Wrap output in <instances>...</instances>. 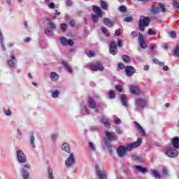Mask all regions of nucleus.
I'll return each mask as SVG.
<instances>
[{"label":"nucleus","instance_id":"nucleus-1","mask_svg":"<svg viewBox=\"0 0 179 179\" xmlns=\"http://www.w3.org/2000/svg\"><path fill=\"white\" fill-rule=\"evenodd\" d=\"M17 161L20 163L21 168L20 173L22 179H30V172L29 170H31V164L27 163V157L22 150H17L16 151Z\"/></svg>","mask_w":179,"mask_h":179},{"label":"nucleus","instance_id":"nucleus-2","mask_svg":"<svg viewBox=\"0 0 179 179\" xmlns=\"http://www.w3.org/2000/svg\"><path fill=\"white\" fill-rule=\"evenodd\" d=\"M135 111H143L144 108H148V101L142 98H136L134 102Z\"/></svg>","mask_w":179,"mask_h":179},{"label":"nucleus","instance_id":"nucleus-3","mask_svg":"<svg viewBox=\"0 0 179 179\" xmlns=\"http://www.w3.org/2000/svg\"><path fill=\"white\" fill-rule=\"evenodd\" d=\"M92 9L95 14H92V17L94 23L99 22V17L101 16L103 11L97 6H93Z\"/></svg>","mask_w":179,"mask_h":179},{"label":"nucleus","instance_id":"nucleus-4","mask_svg":"<svg viewBox=\"0 0 179 179\" xmlns=\"http://www.w3.org/2000/svg\"><path fill=\"white\" fill-rule=\"evenodd\" d=\"M149 22H150V20H149V17L141 16L140 17L139 21V29L140 31H144L145 27H148L149 26Z\"/></svg>","mask_w":179,"mask_h":179},{"label":"nucleus","instance_id":"nucleus-5","mask_svg":"<svg viewBox=\"0 0 179 179\" xmlns=\"http://www.w3.org/2000/svg\"><path fill=\"white\" fill-rule=\"evenodd\" d=\"M95 171L98 179H107V172H106V170L101 169L99 167V165H96Z\"/></svg>","mask_w":179,"mask_h":179},{"label":"nucleus","instance_id":"nucleus-6","mask_svg":"<svg viewBox=\"0 0 179 179\" xmlns=\"http://www.w3.org/2000/svg\"><path fill=\"white\" fill-rule=\"evenodd\" d=\"M141 145H142V138H138L137 139V141L128 144L126 147V149L128 152H131V150H132L133 149L139 148Z\"/></svg>","mask_w":179,"mask_h":179},{"label":"nucleus","instance_id":"nucleus-7","mask_svg":"<svg viewBox=\"0 0 179 179\" xmlns=\"http://www.w3.org/2000/svg\"><path fill=\"white\" fill-rule=\"evenodd\" d=\"M57 29V25H55V23L52 21H49L48 22V28L45 29V34H47V36H51L52 34V31Z\"/></svg>","mask_w":179,"mask_h":179},{"label":"nucleus","instance_id":"nucleus-8","mask_svg":"<svg viewBox=\"0 0 179 179\" xmlns=\"http://www.w3.org/2000/svg\"><path fill=\"white\" fill-rule=\"evenodd\" d=\"M73 164H75V155L73 153H71L65 160V166L66 167H72Z\"/></svg>","mask_w":179,"mask_h":179},{"label":"nucleus","instance_id":"nucleus-9","mask_svg":"<svg viewBox=\"0 0 179 179\" xmlns=\"http://www.w3.org/2000/svg\"><path fill=\"white\" fill-rule=\"evenodd\" d=\"M166 155L169 157H172V158L177 157V156H178V151H177V150L173 148H169L166 150Z\"/></svg>","mask_w":179,"mask_h":179},{"label":"nucleus","instance_id":"nucleus-10","mask_svg":"<svg viewBox=\"0 0 179 179\" xmlns=\"http://www.w3.org/2000/svg\"><path fill=\"white\" fill-rule=\"evenodd\" d=\"M91 71H104V67L101 62L96 63L95 64H90Z\"/></svg>","mask_w":179,"mask_h":179},{"label":"nucleus","instance_id":"nucleus-11","mask_svg":"<svg viewBox=\"0 0 179 179\" xmlns=\"http://www.w3.org/2000/svg\"><path fill=\"white\" fill-rule=\"evenodd\" d=\"M151 12L152 13H159V12H166V8L164 5L159 4L158 6L151 8Z\"/></svg>","mask_w":179,"mask_h":179},{"label":"nucleus","instance_id":"nucleus-12","mask_svg":"<svg viewBox=\"0 0 179 179\" xmlns=\"http://www.w3.org/2000/svg\"><path fill=\"white\" fill-rule=\"evenodd\" d=\"M61 44H62L64 46L70 45L72 46L73 44H75V42L72 41L71 39H68L65 37H61L60 38Z\"/></svg>","mask_w":179,"mask_h":179},{"label":"nucleus","instance_id":"nucleus-13","mask_svg":"<svg viewBox=\"0 0 179 179\" xmlns=\"http://www.w3.org/2000/svg\"><path fill=\"white\" fill-rule=\"evenodd\" d=\"M106 136L108 139V141H117V136L115 132L113 131H105Z\"/></svg>","mask_w":179,"mask_h":179},{"label":"nucleus","instance_id":"nucleus-14","mask_svg":"<svg viewBox=\"0 0 179 179\" xmlns=\"http://www.w3.org/2000/svg\"><path fill=\"white\" fill-rule=\"evenodd\" d=\"M125 72L126 75L130 77L132 76V75H134V73L136 72V70L131 66H127L125 67Z\"/></svg>","mask_w":179,"mask_h":179},{"label":"nucleus","instance_id":"nucleus-15","mask_svg":"<svg viewBox=\"0 0 179 179\" xmlns=\"http://www.w3.org/2000/svg\"><path fill=\"white\" fill-rule=\"evenodd\" d=\"M127 147H124L122 145H120L117 148V154L120 157H123L127 154Z\"/></svg>","mask_w":179,"mask_h":179},{"label":"nucleus","instance_id":"nucleus-16","mask_svg":"<svg viewBox=\"0 0 179 179\" xmlns=\"http://www.w3.org/2000/svg\"><path fill=\"white\" fill-rule=\"evenodd\" d=\"M109 52L112 55H117V52H118V50H117V45H115L114 42L110 43Z\"/></svg>","mask_w":179,"mask_h":179},{"label":"nucleus","instance_id":"nucleus-17","mask_svg":"<svg viewBox=\"0 0 179 179\" xmlns=\"http://www.w3.org/2000/svg\"><path fill=\"white\" fill-rule=\"evenodd\" d=\"M129 87L132 94H135L136 96L141 94V91L139 90V87L135 85H129Z\"/></svg>","mask_w":179,"mask_h":179},{"label":"nucleus","instance_id":"nucleus-18","mask_svg":"<svg viewBox=\"0 0 179 179\" xmlns=\"http://www.w3.org/2000/svg\"><path fill=\"white\" fill-rule=\"evenodd\" d=\"M138 41L140 47L145 50V48H146L147 47L146 41H145V38L143 37V35H142L141 34H139Z\"/></svg>","mask_w":179,"mask_h":179},{"label":"nucleus","instance_id":"nucleus-19","mask_svg":"<svg viewBox=\"0 0 179 179\" xmlns=\"http://www.w3.org/2000/svg\"><path fill=\"white\" fill-rule=\"evenodd\" d=\"M134 124L136 126L138 132L141 134V136H145V130L143 129V127L137 122H134Z\"/></svg>","mask_w":179,"mask_h":179},{"label":"nucleus","instance_id":"nucleus-20","mask_svg":"<svg viewBox=\"0 0 179 179\" xmlns=\"http://www.w3.org/2000/svg\"><path fill=\"white\" fill-rule=\"evenodd\" d=\"M120 101L123 107L128 108V99H127V95L122 94L120 96Z\"/></svg>","mask_w":179,"mask_h":179},{"label":"nucleus","instance_id":"nucleus-21","mask_svg":"<svg viewBox=\"0 0 179 179\" xmlns=\"http://www.w3.org/2000/svg\"><path fill=\"white\" fill-rule=\"evenodd\" d=\"M101 122L104 124V127H106V128H111V126L110 124V120H108V118L102 117L101 119Z\"/></svg>","mask_w":179,"mask_h":179},{"label":"nucleus","instance_id":"nucleus-22","mask_svg":"<svg viewBox=\"0 0 179 179\" xmlns=\"http://www.w3.org/2000/svg\"><path fill=\"white\" fill-rule=\"evenodd\" d=\"M50 78L51 79L52 82H57V80L59 79V76L55 72H51L50 75Z\"/></svg>","mask_w":179,"mask_h":179},{"label":"nucleus","instance_id":"nucleus-23","mask_svg":"<svg viewBox=\"0 0 179 179\" xmlns=\"http://www.w3.org/2000/svg\"><path fill=\"white\" fill-rule=\"evenodd\" d=\"M87 105L90 108H96V101H94V99L93 98H89L87 100Z\"/></svg>","mask_w":179,"mask_h":179},{"label":"nucleus","instance_id":"nucleus-24","mask_svg":"<svg viewBox=\"0 0 179 179\" xmlns=\"http://www.w3.org/2000/svg\"><path fill=\"white\" fill-rule=\"evenodd\" d=\"M172 145L175 149H178L179 148V138L178 137H174L172 139Z\"/></svg>","mask_w":179,"mask_h":179},{"label":"nucleus","instance_id":"nucleus-25","mask_svg":"<svg viewBox=\"0 0 179 179\" xmlns=\"http://www.w3.org/2000/svg\"><path fill=\"white\" fill-rule=\"evenodd\" d=\"M88 148L91 152H96L97 150V147L96 146V144L90 141L88 143Z\"/></svg>","mask_w":179,"mask_h":179},{"label":"nucleus","instance_id":"nucleus-26","mask_svg":"<svg viewBox=\"0 0 179 179\" xmlns=\"http://www.w3.org/2000/svg\"><path fill=\"white\" fill-rule=\"evenodd\" d=\"M136 170H138L140 173L142 174H146L148 173V169L141 166H135Z\"/></svg>","mask_w":179,"mask_h":179},{"label":"nucleus","instance_id":"nucleus-27","mask_svg":"<svg viewBox=\"0 0 179 179\" xmlns=\"http://www.w3.org/2000/svg\"><path fill=\"white\" fill-rule=\"evenodd\" d=\"M10 58H11V59H9L8 61V64L9 66H10L11 68H15V66L16 65L15 64V61H13V59H15V55L12 54L10 55Z\"/></svg>","mask_w":179,"mask_h":179},{"label":"nucleus","instance_id":"nucleus-28","mask_svg":"<svg viewBox=\"0 0 179 179\" xmlns=\"http://www.w3.org/2000/svg\"><path fill=\"white\" fill-rule=\"evenodd\" d=\"M48 179H55L54 178V171L51 167L48 168Z\"/></svg>","mask_w":179,"mask_h":179},{"label":"nucleus","instance_id":"nucleus-29","mask_svg":"<svg viewBox=\"0 0 179 179\" xmlns=\"http://www.w3.org/2000/svg\"><path fill=\"white\" fill-rule=\"evenodd\" d=\"M62 65L64 66L67 72L69 73H72V68H71V66L68 64V62H62Z\"/></svg>","mask_w":179,"mask_h":179},{"label":"nucleus","instance_id":"nucleus-30","mask_svg":"<svg viewBox=\"0 0 179 179\" xmlns=\"http://www.w3.org/2000/svg\"><path fill=\"white\" fill-rule=\"evenodd\" d=\"M150 173L155 177V178H161L160 173L158 170L156 169H150Z\"/></svg>","mask_w":179,"mask_h":179},{"label":"nucleus","instance_id":"nucleus-31","mask_svg":"<svg viewBox=\"0 0 179 179\" xmlns=\"http://www.w3.org/2000/svg\"><path fill=\"white\" fill-rule=\"evenodd\" d=\"M62 149L64 152H66L67 153H69L71 152V148H69V145L68 143H64L62 145Z\"/></svg>","mask_w":179,"mask_h":179},{"label":"nucleus","instance_id":"nucleus-32","mask_svg":"<svg viewBox=\"0 0 179 179\" xmlns=\"http://www.w3.org/2000/svg\"><path fill=\"white\" fill-rule=\"evenodd\" d=\"M35 141H36V137H34V133H31L30 144L34 149L36 148V145H34Z\"/></svg>","mask_w":179,"mask_h":179},{"label":"nucleus","instance_id":"nucleus-33","mask_svg":"<svg viewBox=\"0 0 179 179\" xmlns=\"http://www.w3.org/2000/svg\"><path fill=\"white\" fill-rule=\"evenodd\" d=\"M132 159L135 160V162H138V163H142L144 162L143 158L141 157L140 156L137 155H134L132 156Z\"/></svg>","mask_w":179,"mask_h":179},{"label":"nucleus","instance_id":"nucleus-34","mask_svg":"<svg viewBox=\"0 0 179 179\" xmlns=\"http://www.w3.org/2000/svg\"><path fill=\"white\" fill-rule=\"evenodd\" d=\"M3 113L4 114V115H6L7 117H10V115H12V110L9 108H3Z\"/></svg>","mask_w":179,"mask_h":179},{"label":"nucleus","instance_id":"nucleus-35","mask_svg":"<svg viewBox=\"0 0 179 179\" xmlns=\"http://www.w3.org/2000/svg\"><path fill=\"white\" fill-rule=\"evenodd\" d=\"M103 23L106 26H108V27H113V22L108 18H104L103 19Z\"/></svg>","mask_w":179,"mask_h":179},{"label":"nucleus","instance_id":"nucleus-36","mask_svg":"<svg viewBox=\"0 0 179 179\" xmlns=\"http://www.w3.org/2000/svg\"><path fill=\"white\" fill-rule=\"evenodd\" d=\"M81 112L83 113V114L89 115V114L90 113L89 112V109H87V107H86V106H81Z\"/></svg>","mask_w":179,"mask_h":179},{"label":"nucleus","instance_id":"nucleus-37","mask_svg":"<svg viewBox=\"0 0 179 179\" xmlns=\"http://www.w3.org/2000/svg\"><path fill=\"white\" fill-rule=\"evenodd\" d=\"M0 43H1L3 51H6V48H5V45H3V36L1 34H0Z\"/></svg>","mask_w":179,"mask_h":179},{"label":"nucleus","instance_id":"nucleus-38","mask_svg":"<svg viewBox=\"0 0 179 179\" xmlns=\"http://www.w3.org/2000/svg\"><path fill=\"white\" fill-rule=\"evenodd\" d=\"M101 6L103 9H108V4L104 1H101Z\"/></svg>","mask_w":179,"mask_h":179},{"label":"nucleus","instance_id":"nucleus-39","mask_svg":"<svg viewBox=\"0 0 179 179\" xmlns=\"http://www.w3.org/2000/svg\"><path fill=\"white\" fill-rule=\"evenodd\" d=\"M116 132L118 135H121L122 134H124V130H122V128L121 127H116Z\"/></svg>","mask_w":179,"mask_h":179},{"label":"nucleus","instance_id":"nucleus-40","mask_svg":"<svg viewBox=\"0 0 179 179\" xmlns=\"http://www.w3.org/2000/svg\"><path fill=\"white\" fill-rule=\"evenodd\" d=\"M59 96V90H55L52 93V97L53 99H57Z\"/></svg>","mask_w":179,"mask_h":179},{"label":"nucleus","instance_id":"nucleus-41","mask_svg":"<svg viewBox=\"0 0 179 179\" xmlns=\"http://www.w3.org/2000/svg\"><path fill=\"white\" fill-rule=\"evenodd\" d=\"M102 32L103 33V34H105V36H106V37H110V32H108V30H107V28L103 27Z\"/></svg>","mask_w":179,"mask_h":179},{"label":"nucleus","instance_id":"nucleus-42","mask_svg":"<svg viewBox=\"0 0 179 179\" xmlns=\"http://www.w3.org/2000/svg\"><path fill=\"white\" fill-rule=\"evenodd\" d=\"M122 59L124 61V62H131V58H129V56L127 55H124L122 56Z\"/></svg>","mask_w":179,"mask_h":179},{"label":"nucleus","instance_id":"nucleus-43","mask_svg":"<svg viewBox=\"0 0 179 179\" xmlns=\"http://www.w3.org/2000/svg\"><path fill=\"white\" fill-rule=\"evenodd\" d=\"M86 55L87 57H94L96 55V53H94L92 50H89L86 52Z\"/></svg>","mask_w":179,"mask_h":179},{"label":"nucleus","instance_id":"nucleus-44","mask_svg":"<svg viewBox=\"0 0 179 179\" xmlns=\"http://www.w3.org/2000/svg\"><path fill=\"white\" fill-rule=\"evenodd\" d=\"M154 63L157 65H161V66H164V63H162V62L159 61L157 59H154Z\"/></svg>","mask_w":179,"mask_h":179},{"label":"nucleus","instance_id":"nucleus-45","mask_svg":"<svg viewBox=\"0 0 179 179\" xmlns=\"http://www.w3.org/2000/svg\"><path fill=\"white\" fill-rule=\"evenodd\" d=\"M173 54L174 55H176L179 58V46L176 47Z\"/></svg>","mask_w":179,"mask_h":179},{"label":"nucleus","instance_id":"nucleus-46","mask_svg":"<svg viewBox=\"0 0 179 179\" xmlns=\"http://www.w3.org/2000/svg\"><path fill=\"white\" fill-rule=\"evenodd\" d=\"M109 96L110 99H115V92L110 90L109 92Z\"/></svg>","mask_w":179,"mask_h":179},{"label":"nucleus","instance_id":"nucleus-47","mask_svg":"<svg viewBox=\"0 0 179 179\" xmlns=\"http://www.w3.org/2000/svg\"><path fill=\"white\" fill-rule=\"evenodd\" d=\"M157 48V45L155 43L151 44L150 49L151 51H156V49Z\"/></svg>","mask_w":179,"mask_h":179},{"label":"nucleus","instance_id":"nucleus-48","mask_svg":"<svg viewBox=\"0 0 179 179\" xmlns=\"http://www.w3.org/2000/svg\"><path fill=\"white\" fill-rule=\"evenodd\" d=\"M148 34H149V36H156V31H153L152 29H150L148 31Z\"/></svg>","mask_w":179,"mask_h":179},{"label":"nucleus","instance_id":"nucleus-49","mask_svg":"<svg viewBox=\"0 0 179 179\" xmlns=\"http://www.w3.org/2000/svg\"><path fill=\"white\" fill-rule=\"evenodd\" d=\"M173 6H174V8H176V9H177V10H179V3L178 2L174 1L173 3Z\"/></svg>","mask_w":179,"mask_h":179},{"label":"nucleus","instance_id":"nucleus-50","mask_svg":"<svg viewBox=\"0 0 179 179\" xmlns=\"http://www.w3.org/2000/svg\"><path fill=\"white\" fill-rule=\"evenodd\" d=\"M119 10L120 12H127V7H125V6H121L120 8H119Z\"/></svg>","mask_w":179,"mask_h":179},{"label":"nucleus","instance_id":"nucleus-51","mask_svg":"<svg viewBox=\"0 0 179 179\" xmlns=\"http://www.w3.org/2000/svg\"><path fill=\"white\" fill-rule=\"evenodd\" d=\"M61 29L62 31H66V24H61Z\"/></svg>","mask_w":179,"mask_h":179},{"label":"nucleus","instance_id":"nucleus-52","mask_svg":"<svg viewBox=\"0 0 179 179\" xmlns=\"http://www.w3.org/2000/svg\"><path fill=\"white\" fill-rule=\"evenodd\" d=\"M114 122L116 124V125H120V124H121V120L117 117L115 119Z\"/></svg>","mask_w":179,"mask_h":179},{"label":"nucleus","instance_id":"nucleus-53","mask_svg":"<svg viewBox=\"0 0 179 179\" xmlns=\"http://www.w3.org/2000/svg\"><path fill=\"white\" fill-rule=\"evenodd\" d=\"M132 21V17H127L124 19V22H129Z\"/></svg>","mask_w":179,"mask_h":179},{"label":"nucleus","instance_id":"nucleus-54","mask_svg":"<svg viewBox=\"0 0 179 179\" xmlns=\"http://www.w3.org/2000/svg\"><path fill=\"white\" fill-rule=\"evenodd\" d=\"M171 37H172V38H176V37H177V34L176 31H173L171 32Z\"/></svg>","mask_w":179,"mask_h":179},{"label":"nucleus","instance_id":"nucleus-55","mask_svg":"<svg viewBox=\"0 0 179 179\" xmlns=\"http://www.w3.org/2000/svg\"><path fill=\"white\" fill-rule=\"evenodd\" d=\"M66 6H72V1L71 0H66Z\"/></svg>","mask_w":179,"mask_h":179},{"label":"nucleus","instance_id":"nucleus-56","mask_svg":"<svg viewBox=\"0 0 179 179\" xmlns=\"http://www.w3.org/2000/svg\"><path fill=\"white\" fill-rule=\"evenodd\" d=\"M116 90H117V92H122V86L121 85H116Z\"/></svg>","mask_w":179,"mask_h":179},{"label":"nucleus","instance_id":"nucleus-57","mask_svg":"<svg viewBox=\"0 0 179 179\" xmlns=\"http://www.w3.org/2000/svg\"><path fill=\"white\" fill-rule=\"evenodd\" d=\"M115 36L116 37H118V36H121V33L120 32V29L115 30Z\"/></svg>","mask_w":179,"mask_h":179},{"label":"nucleus","instance_id":"nucleus-58","mask_svg":"<svg viewBox=\"0 0 179 179\" xmlns=\"http://www.w3.org/2000/svg\"><path fill=\"white\" fill-rule=\"evenodd\" d=\"M48 8H50V9H54L55 8V4L54 3H50L48 5Z\"/></svg>","mask_w":179,"mask_h":179},{"label":"nucleus","instance_id":"nucleus-59","mask_svg":"<svg viewBox=\"0 0 179 179\" xmlns=\"http://www.w3.org/2000/svg\"><path fill=\"white\" fill-rule=\"evenodd\" d=\"M117 47H122V41L121 39L117 40Z\"/></svg>","mask_w":179,"mask_h":179},{"label":"nucleus","instance_id":"nucleus-60","mask_svg":"<svg viewBox=\"0 0 179 179\" xmlns=\"http://www.w3.org/2000/svg\"><path fill=\"white\" fill-rule=\"evenodd\" d=\"M118 68L120 69H124L125 68V66H124V64L122 63H120L118 65Z\"/></svg>","mask_w":179,"mask_h":179},{"label":"nucleus","instance_id":"nucleus-61","mask_svg":"<svg viewBox=\"0 0 179 179\" xmlns=\"http://www.w3.org/2000/svg\"><path fill=\"white\" fill-rule=\"evenodd\" d=\"M75 24H76L75 21L73 20L70 21V26L71 27H75Z\"/></svg>","mask_w":179,"mask_h":179},{"label":"nucleus","instance_id":"nucleus-62","mask_svg":"<svg viewBox=\"0 0 179 179\" xmlns=\"http://www.w3.org/2000/svg\"><path fill=\"white\" fill-rule=\"evenodd\" d=\"M131 36H133V37H138V34H136V31H133L131 32Z\"/></svg>","mask_w":179,"mask_h":179},{"label":"nucleus","instance_id":"nucleus-63","mask_svg":"<svg viewBox=\"0 0 179 179\" xmlns=\"http://www.w3.org/2000/svg\"><path fill=\"white\" fill-rule=\"evenodd\" d=\"M51 139L54 140V139H57V134H52L50 136Z\"/></svg>","mask_w":179,"mask_h":179},{"label":"nucleus","instance_id":"nucleus-64","mask_svg":"<svg viewBox=\"0 0 179 179\" xmlns=\"http://www.w3.org/2000/svg\"><path fill=\"white\" fill-rule=\"evenodd\" d=\"M31 40V39L30 38H27L24 39V43H30Z\"/></svg>","mask_w":179,"mask_h":179}]
</instances>
